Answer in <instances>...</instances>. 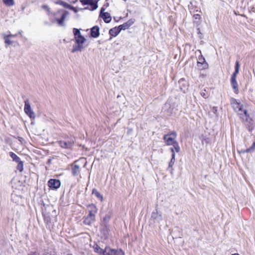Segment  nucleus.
Masks as SVG:
<instances>
[{
	"label": "nucleus",
	"instance_id": "f257e3e1",
	"mask_svg": "<svg viewBox=\"0 0 255 255\" xmlns=\"http://www.w3.org/2000/svg\"><path fill=\"white\" fill-rule=\"evenodd\" d=\"M75 43L73 46L72 52L81 51L85 47L84 44L86 39L83 36L79 29L74 28L73 29Z\"/></svg>",
	"mask_w": 255,
	"mask_h": 255
},
{
	"label": "nucleus",
	"instance_id": "f03ea898",
	"mask_svg": "<svg viewBox=\"0 0 255 255\" xmlns=\"http://www.w3.org/2000/svg\"><path fill=\"white\" fill-rule=\"evenodd\" d=\"M87 208L88 214L84 218V223L86 225H90L95 221L98 210L96 205L93 204L87 205Z\"/></svg>",
	"mask_w": 255,
	"mask_h": 255
},
{
	"label": "nucleus",
	"instance_id": "7ed1b4c3",
	"mask_svg": "<svg viewBox=\"0 0 255 255\" xmlns=\"http://www.w3.org/2000/svg\"><path fill=\"white\" fill-rule=\"evenodd\" d=\"M69 13L67 11L60 9L54 14V20H52L51 22L54 23L55 21L57 22L58 25L64 26V21Z\"/></svg>",
	"mask_w": 255,
	"mask_h": 255
},
{
	"label": "nucleus",
	"instance_id": "20e7f679",
	"mask_svg": "<svg viewBox=\"0 0 255 255\" xmlns=\"http://www.w3.org/2000/svg\"><path fill=\"white\" fill-rule=\"evenodd\" d=\"M22 32V31H19L15 34H12L10 32H7V33H2V36L4 40V43L6 45H18L17 42L12 40V39L17 36L19 34L21 35Z\"/></svg>",
	"mask_w": 255,
	"mask_h": 255
},
{
	"label": "nucleus",
	"instance_id": "39448f33",
	"mask_svg": "<svg viewBox=\"0 0 255 255\" xmlns=\"http://www.w3.org/2000/svg\"><path fill=\"white\" fill-rule=\"evenodd\" d=\"M112 216V214L111 213H108L105 217L104 218L103 221H102V226H104L105 228L104 229H102L101 230L102 232H103V234L105 235L106 237H107L108 232H109V229L108 227V224L109 222L111 217Z\"/></svg>",
	"mask_w": 255,
	"mask_h": 255
},
{
	"label": "nucleus",
	"instance_id": "423d86ee",
	"mask_svg": "<svg viewBox=\"0 0 255 255\" xmlns=\"http://www.w3.org/2000/svg\"><path fill=\"white\" fill-rule=\"evenodd\" d=\"M103 255H124V253L122 250H116L106 247L103 250Z\"/></svg>",
	"mask_w": 255,
	"mask_h": 255
},
{
	"label": "nucleus",
	"instance_id": "0eeeda50",
	"mask_svg": "<svg viewBox=\"0 0 255 255\" xmlns=\"http://www.w3.org/2000/svg\"><path fill=\"white\" fill-rule=\"evenodd\" d=\"M197 65L200 70L206 69L208 67V64L206 62L205 58L202 55L198 56Z\"/></svg>",
	"mask_w": 255,
	"mask_h": 255
},
{
	"label": "nucleus",
	"instance_id": "6e6552de",
	"mask_svg": "<svg viewBox=\"0 0 255 255\" xmlns=\"http://www.w3.org/2000/svg\"><path fill=\"white\" fill-rule=\"evenodd\" d=\"M106 8L102 7L101 9L100 16L103 18L106 23H109L112 20V17L109 13L105 12Z\"/></svg>",
	"mask_w": 255,
	"mask_h": 255
},
{
	"label": "nucleus",
	"instance_id": "1a4fd4ad",
	"mask_svg": "<svg viewBox=\"0 0 255 255\" xmlns=\"http://www.w3.org/2000/svg\"><path fill=\"white\" fill-rule=\"evenodd\" d=\"M61 182L58 179H51L48 182V185L53 189H57L60 186Z\"/></svg>",
	"mask_w": 255,
	"mask_h": 255
},
{
	"label": "nucleus",
	"instance_id": "9d476101",
	"mask_svg": "<svg viewBox=\"0 0 255 255\" xmlns=\"http://www.w3.org/2000/svg\"><path fill=\"white\" fill-rule=\"evenodd\" d=\"M59 145L63 148H70L74 144V140H70L68 141H59L58 142Z\"/></svg>",
	"mask_w": 255,
	"mask_h": 255
},
{
	"label": "nucleus",
	"instance_id": "9b49d317",
	"mask_svg": "<svg viewBox=\"0 0 255 255\" xmlns=\"http://www.w3.org/2000/svg\"><path fill=\"white\" fill-rule=\"evenodd\" d=\"M230 103L234 111H236L238 108L239 109L240 107H242L243 104L239 100L235 98H232L230 99Z\"/></svg>",
	"mask_w": 255,
	"mask_h": 255
},
{
	"label": "nucleus",
	"instance_id": "f8f14e48",
	"mask_svg": "<svg viewBox=\"0 0 255 255\" xmlns=\"http://www.w3.org/2000/svg\"><path fill=\"white\" fill-rule=\"evenodd\" d=\"M235 112L240 117V118L242 120L244 119L245 115H247V113L248 112L247 109L244 107L243 105H242V107H240L239 109L238 108Z\"/></svg>",
	"mask_w": 255,
	"mask_h": 255
},
{
	"label": "nucleus",
	"instance_id": "ddd939ff",
	"mask_svg": "<svg viewBox=\"0 0 255 255\" xmlns=\"http://www.w3.org/2000/svg\"><path fill=\"white\" fill-rule=\"evenodd\" d=\"M243 120H245L248 124V129L250 131H251L254 128L253 120L250 115L247 113V115H245V118Z\"/></svg>",
	"mask_w": 255,
	"mask_h": 255
},
{
	"label": "nucleus",
	"instance_id": "4468645a",
	"mask_svg": "<svg viewBox=\"0 0 255 255\" xmlns=\"http://www.w3.org/2000/svg\"><path fill=\"white\" fill-rule=\"evenodd\" d=\"M163 139L168 145H171L176 142L175 137L170 136L169 134H165L163 136Z\"/></svg>",
	"mask_w": 255,
	"mask_h": 255
},
{
	"label": "nucleus",
	"instance_id": "2eb2a0df",
	"mask_svg": "<svg viewBox=\"0 0 255 255\" xmlns=\"http://www.w3.org/2000/svg\"><path fill=\"white\" fill-rule=\"evenodd\" d=\"M76 162L77 161H75L74 162L72 169V173L75 176L78 175L80 172V166L76 164Z\"/></svg>",
	"mask_w": 255,
	"mask_h": 255
},
{
	"label": "nucleus",
	"instance_id": "dca6fc26",
	"mask_svg": "<svg viewBox=\"0 0 255 255\" xmlns=\"http://www.w3.org/2000/svg\"><path fill=\"white\" fill-rule=\"evenodd\" d=\"M24 111H25V113L30 118H32V112L31 111V107H30V104L28 103V102H25Z\"/></svg>",
	"mask_w": 255,
	"mask_h": 255
},
{
	"label": "nucleus",
	"instance_id": "f3484780",
	"mask_svg": "<svg viewBox=\"0 0 255 255\" xmlns=\"http://www.w3.org/2000/svg\"><path fill=\"white\" fill-rule=\"evenodd\" d=\"M91 35L92 37L96 38L99 35V28L98 26H94L91 30Z\"/></svg>",
	"mask_w": 255,
	"mask_h": 255
},
{
	"label": "nucleus",
	"instance_id": "a211bd4d",
	"mask_svg": "<svg viewBox=\"0 0 255 255\" xmlns=\"http://www.w3.org/2000/svg\"><path fill=\"white\" fill-rule=\"evenodd\" d=\"M56 3L61 5L62 6H63V7H64L65 8H67L76 11V10H75V8L74 7H73L72 6L70 5V4H69L68 3H67L64 1L59 0L56 2Z\"/></svg>",
	"mask_w": 255,
	"mask_h": 255
},
{
	"label": "nucleus",
	"instance_id": "6ab92c4d",
	"mask_svg": "<svg viewBox=\"0 0 255 255\" xmlns=\"http://www.w3.org/2000/svg\"><path fill=\"white\" fill-rule=\"evenodd\" d=\"M120 32L121 31H120V29H119V27H115L113 28L110 30L109 34L111 36L115 37L117 35H118Z\"/></svg>",
	"mask_w": 255,
	"mask_h": 255
},
{
	"label": "nucleus",
	"instance_id": "aec40b11",
	"mask_svg": "<svg viewBox=\"0 0 255 255\" xmlns=\"http://www.w3.org/2000/svg\"><path fill=\"white\" fill-rule=\"evenodd\" d=\"M231 85L234 92L236 93H238V84L236 79H231Z\"/></svg>",
	"mask_w": 255,
	"mask_h": 255
},
{
	"label": "nucleus",
	"instance_id": "412c9836",
	"mask_svg": "<svg viewBox=\"0 0 255 255\" xmlns=\"http://www.w3.org/2000/svg\"><path fill=\"white\" fill-rule=\"evenodd\" d=\"M151 217L152 218L158 221H160L162 220L161 215L159 214L157 211L153 212L152 213Z\"/></svg>",
	"mask_w": 255,
	"mask_h": 255
},
{
	"label": "nucleus",
	"instance_id": "4be33fe9",
	"mask_svg": "<svg viewBox=\"0 0 255 255\" xmlns=\"http://www.w3.org/2000/svg\"><path fill=\"white\" fill-rule=\"evenodd\" d=\"M86 3L90 4L92 10L96 9L98 7L97 3L94 2L93 0H86Z\"/></svg>",
	"mask_w": 255,
	"mask_h": 255
},
{
	"label": "nucleus",
	"instance_id": "5701e85b",
	"mask_svg": "<svg viewBox=\"0 0 255 255\" xmlns=\"http://www.w3.org/2000/svg\"><path fill=\"white\" fill-rule=\"evenodd\" d=\"M9 155L12 158V160L13 161H15L16 162H18L19 161H20V158L18 156H17L15 153L10 152L9 153Z\"/></svg>",
	"mask_w": 255,
	"mask_h": 255
},
{
	"label": "nucleus",
	"instance_id": "b1692460",
	"mask_svg": "<svg viewBox=\"0 0 255 255\" xmlns=\"http://www.w3.org/2000/svg\"><path fill=\"white\" fill-rule=\"evenodd\" d=\"M3 2L7 6H13L14 4V0H2Z\"/></svg>",
	"mask_w": 255,
	"mask_h": 255
},
{
	"label": "nucleus",
	"instance_id": "393cba45",
	"mask_svg": "<svg viewBox=\"0 0 255 255\" xmlns=\"http://www.w3.org/2000/svg\"><path fill=\"white\" fill-rule=\"evenodd\" d=\"M92 194L95 195L97 198H99L101 201L103 200V196L101 194L96 190L94 189L92 191Z\"/></svg>",
	"mask_w": 255,
	"mask_h": 255
},
{
	"label": "nucleus",
	"instance_id": "a878e982",
	"mask_svg": "<svg viewBox=\"0 0 255 255\" xmlns=\"http://www.w3.org/2000/svg\"><path fill=\"white\" fill-rule=\"evenodd\" d=\"M94 250L96 253H99L101 255H103V252L104 250H103L102 248H101L97 245H96L94 246Z\"/></svg>",
	"mask_w": 255,
	"mask_h": 255
},
{
	"label": "nucleus",
	"instance_id": "bb28decb",
	"mask_svg": "<svg viewBox=\"0 0 255 255\" xmlns=\"http://www.w3.org/2000/svg\"><path fill=\"white\" fill-rule=\"evenodd\" d=\"M175 154H172V158L171 159V160L169 163V167H172L174 164L175 161Z\"/></svg>",
	"mask_w": 255,
	"mask_h": 255
},
{
	"label": "nucleus",
	"instance_id": "cd10ccee",
	"mask_svg": "<svg viewBox=\"0 0 255 255\" xmlns=\"http://www.w3.org/2000/svg\"><path fill=\"white\" fill-rule=\"evenodd\" d=\"M18 163V164H17V169L20 172H21L23 168V163L20 160V161H19Z\"/></svg>",
	"mask_w": 255,
	"mask_h": 255
},
{
	"label": "nucleus",
	"instance_id": "c85d7f7f",
	"mask_svg": "<svg viewBox=\"0 0 255 255\" xmlns=\"http://www.w3.org/2000/svg\"><path fill=\"white\" fill-rule=\"evenodd\" d=\"M119 29H120V31L122 30H126L128 28V27L127 26V24L126 23L120 25L118 26Z\"/></svg>",
	"mask_w": 255,
	"mask_h": 255
},
{
	"label": "nucleus",
	"instance_id": "c756f323",
	"mask_svg": "<svg viewBox=\"0 0 255 255\" xmlns=\"http://www.w3.org/2000/svg\"><path fill=\"white\" fill-rule=\"evenodd\" d=\"M135 20L134 19H130L126 22L128 28L131 26L134 22Z\"/></svg>",
	"mask_w": 255,
	"mask_h": 255
},
{
	"label": "nucleus",
	"instance_id": "7c9ffc66",
	"mask_svg": "<svg viewBox=\"0 0 255 255\" xmlns=\"http://www.w3.org/2000/svg\"><path fill=\"white\" fill-rule=\"evenodd\" d=\"M240 69V64L238 61L236 62L235 66V71L239 72Z\"/></svg>",
	"mask_w": 255,
	"mask_h": 255
},
{
	"label": "nucleus",
	"instance_id": "2f4dec72",
	"mask_svg": "<svg viewBox=\"0 0 255 255\" xmlns=\"http://www.w3.org/2000/svg\"><path fill=\"white\" fill-rule=\"evenodd\" d=\"M172 145H173L174 148L177 152H179L180 147L177 142L176 143H175L174 144H173Z\"/></svg>",
	"mask_w": 255,
	"mask_h": 255
},
{
	"label": "nucleus",
	"instance_id": "473e14b6",
	"mask_svg": "<svg viewBox=\"0 0 255 255\" xmlns=\"http://www.w3.org/2000/svg\"><path fill=\"white\" fill-rule=\"evenodd\" d=\"M19 182V181L18 180V179H16V178H14L12 179V182H11V184H12V187H14L15 188H17V187H14V184L16 183V182Z\"/></svg>",
	"mask_w": 255,
	"mask_h": 255
},
{
	"label": "nucleus",
	"instance_id": "72a5a7b5",
	"mask_svg": "<svg viewBox=\"0 0 255 255\" xmlns=\"http://www.w3.org/2000/svg\"><path fill=\"white\" fill-rule=\"evenodd\" d=\"M238 73L239 72L235 71L234 73L232 75L231 79H236Z\"/></svg>",
	"mask_w": 255,
	"mask_h": 255
},
{
	"label": "nucleus",
	"instance_id": "f704fd0d",
	"mask_svg": "<svg viewBox=\"0 0 255 255\" xmlns=\"http://www.w3.org/2000/svg\"><path fill=\"white\" fill-rule=\"evenodd\" d=\"M201 95L205 98H206L207 97V95H206V90H204V91H202L201 92Z\"/></svg>",
	"mask_w": 255,
	"mask_h": 255
},
{
	"label": "nucleus",
	"instance_id": "c9c22d12",
	"mask_svg": "<svg viewBox=\"0 0 255 255\" xmlns=\"http://www.w3.org/2000/svg\"><path fill=\"white\" fill-rule=\"evenodd\" d=\"M170 136H171V135H172L173 137H176V133L175 132H172L171 133L168 134Z\"/></svg>",
	"mask_w": 255,
	"mask_h": 255
},
{
	"label": "nucleus",
	"instance_id": "e433bc0d",
	"mask_svg": "<svg viewBox=\"0 0 255 255\" xmlns=\"http://www.w3.org/2000/svg\"><path fill=\"white\" fill-rule=\"evenodd\" d=\"M42 8L43 9H47L48 13L50 12L49 8L46 5H43Z\"/></svg>",
	"mask_w": 255,
	"mask_h": 255
},
{
	"label": "nucleus",
	"instance_id": "4c0bfd02",
	"mask_svg": "<svg viewBox=\"0 0 255 255\" xmlns=\"http://www.w3.org/2000/svg\"><path fill=\"white\" fill-rule=\"evenodd\" d=\"M109 5V3L107 2L106 3H105L104 5L103 6V7H105L106 8H107Z\"/></svg>",
	"mask_w": 255,
	"mask_h": 255
},
{
	"label": "nucleus",
	"instance_id": "58836bf2",
	"mask_svg": "<svg viewBox=\"0 0 255 255\" xmlns=\"http://www.w3.org/2000/svg\"><path fill=\"white\" fill-rule=\"evenodd\" d=\"M255 148V142L252 145L251 149H254Z\"/></svg>",
	"mask_w": 255,
	"mask_h": 255
},
{
	"label": "nucleus",
	"instance_id": "ea45409f",
	"mask_svg": "<svg viewBox=\"0 0 255 255\" xmlns=\"http://www.w3.org/2000/svg\"><path fill=\"white\" fill-rule=\"evenodd\" d=\"M170 150H171V152H172V154H175L174 151V148H170Z\"/></svg>",
	"mask_w": 255,
	"mask_h": 255
},
{
	"label": "nucleus",
	"instance_id": "a19ab883",
	"mask_svg": "<svg viewBox=\"0 0 255 255\" xmlns=\"http://www.w3.org/2000/svg\"><path fill=\"white\" fill-rule=\"evenodd\" d=\"M185 82V80L183 79H181L180 80L179 82V83H181L182 82Z\"/></svg>",
	"mask_w": 255,
	"mask_h": 255
},
{
	"label": "nucleus",
	"instance_id": "79ce46f5",
	"mask_svg": "<svg viewBox=\"0 0 255 255\" xmlns=\"http://www.w3.org/2000/svg\"><path fill=\"white\" fill-rule=\"evenodd\" d=\"M214 111H217V108H214Z\"/></svg>",
	"mask_w": 255,
	"mask_h": 255
},
{
	"label": "nucleus",
	"instance_id": "37998d69",
	"mask_svg": "<svg viewBox=\"0 0 255 255\" xmlns=\"http://www.w3.org/2000/svg\"><path fill=\"white\" fill-rule=\"evenodd\" d=\"M232 255H240L238 254H232Z\"/></svg>",
	"mask_w": 255,
	"mask_h": 255
}]
</instances>
